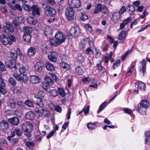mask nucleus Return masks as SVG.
<instances>
[{
    "label": "nucleus",
    "mask_w": 150,
    "mask_h": 150,
    "mask_svg": "<svg viewBox=\"0 0 150 150\" xmlns=\"http://www.w3.org/2000/svg\"><path fill=\"white\" fill-rule=\"evenodd\" d=\"M74 11L73 8L70 7L67 8L65 11L66 18L68 20H72L74 17Z\"/></svg>",
    "instance_id": "1"
},
{
    "label": "nucleus",
    "mask_w": 150,
    "mask_h": 150,
    "mask_svg": "<svg viewBox=\"0 0 150 150\" xmlns=\"http://www.w3.org/2000/svg\"><path fill=\"white\" fill-rule=\"evenodd\" d=\"M22 129L25 132H31L33 130V127L32 124L29 122H25L21 126Z\"/></svg>",
    "instance_id": "2"
},
{
    "label": "nucleus",
    "mask_w": 150,
    "mask_h": 150,
    "mask_svg": "<svg viewBox=\"0 0 150 150\" xmlns=\"http://www.w3.org/2000/svg\"><path fill=\"white\" fill-rule=\"evenodd\" d=\"M55 37L57 41V42L59 44L64 42L66 38L63 33L60 31H58L56 33Z\"/></svg>",
    "instance_id": "3"
},
{
    "label": "nucleus",
    "mask_w": 150,
    "mask_h": 150,
    "mask_svg": "<svg viewBox=\"0 0 150 150\" xmlns=\"http://www.w3.org/2000/svg\"><path fill=\"white\" fill-rule=\"evenodd\" d=\"M69 33L72 36H77L80 34V28L78 26L72 27L69 30Z\"/></svg>",
    "instance_id": "4"
},
{
    "label": "nucleus",
    "mask_w": 150,
    "mask_h": 150,
    "mask_svg": "<svg viewBox=\"0 0 150 150\" xmlns=\"http://www.w3.org/2000/svg\"><path fill=\"white\" fill-rule=\"evenodd\" d=\"M44 10L45 14L47 16H54L56 14L55 9L49 6H46Z\"/></svg>",
    "instance_id": "5"
},
{
    "label": "nucleus",
    "mask_w": 150,
    "mask_h": 150,
    "mask_svg": "<svg viewBox=\"0 0 150 150\" xmlns=\"http://www.w3.org/2000/svg\"><path fill=\"white\" fill-rule=\"evenodd\" d=\"M69 3L70 7L77 8L80 7L81 3L80 0H69Z\"/></svg>",
    "instance_id": "6"
},
{
    "label": "nucleus",
    "mask_w": 150,
    "mask_h": 150,
    "mask_svg": "<svg viewBox=\"0 0 150 150\" xmlns=\"http://www.w3.org/2000/svg\"><path fill=\"white\" fill-rule=\"evenodd\" d=\"M0 41L4 45H7L9 44L11 45L12 42H9L7 36L4 34L1 35L0 36Z\"/></svg>",
    "instance_id": "7"
},
{
    "label": "nucleus",
    "mask_w": 150,
    "mask_h": 150,
    "mask_svg": "<svg viewBox=\"0 0 150 150\" xmlns=\"http://www.w3.org/2000/svg\"><path fill=\"white\" fill-rule=\"evenodd\" d=\"M15 79L18 81H22L26 82L28 81V78L26 76L20 75L16 73H14L13 75Z\"/></svg>",
    "instance_id": "8"
},
{
    "label": "nucleus",
    "mask_w": 150,
    "mask_h": 150,
    "mask_svg": "<svg viewBox=\"0 0 150 150\" xmlns=\"http://www.w3.org/2000/svg\"><path fill=\"white\" fill-rule=\"evenodd\" d=\"M58 54L56 52L53 51L50 52L47 57L49 60L51 62H55L57 60Z\"/></svg>",
    "instance_id": "9"
},
{
    "label": "nucleus",
    "mask_w": 150,
    "mask_h": 150,
    "mask_svg": "<svg viewBox=\"0 0 150 150\" xmlns=\"http://www.w3.org/2000/svg\"><path fill=\"white\" fill-rule=\"evenodd\" d=\"M32 100L34 103L40 107H42L44 105L42 100V98L39 97L35 96L33 98Z\"/></svg>",
    "instance_id": "10"
},
{
    "label": "nucleus",
    "mask_w": 150,
    "mask_h": 150,
    "mask_svg": "<svg viewBox=\"0 0 150 150\" xmlns=\"http://www.w3.org/2000/svg\"><path fill=\"white\" fill-rule=\"evenodd\" d=\"M112 21L115 23H117L122 18V15L118 12H114L112 15Z\"/></svg>",
    "instance_id": "11"
},
{
    "label": "nucleus",
    "mask_w": 150,
    "mask_h": 150,
    "mask_svg": "<svg viewBox=\"0 0 150 150\" xmlns=\"http://www.w3.org/2000/svg\"><path fill=\"white\" fill-rule=\"evenodd\" d=\"M146 61L144 60L141 62L142 67H140V73L142 76H143L144 75L146 69Z\"/></svg>",
    "instance_id": "12"
},
{
    "label": "nucleus",
    "mask_w": 150,
    "mask_h": 150,
    "mask_svg": "<svg viewBox=\"0 0 150 150\" xmlns=\"http://www.w3.org/2000/svg\"><path fill=\"white\" fill-rule=\"evenodd\" d=\"M44 67V65L42 61H39L37 62L35 65V69L39 72H40Z\"/></svg>",
    "instance_id": "13"
},
{
    "label": "nucleus",
    "mask_w": 150,
    "mask_h": 150,
    "mask_svg": "<svg viewBox=\"0 0 150 150\" xmlns=\"http://www.w3.org/2000/svg\"><path fill=\"white\" fill-rule=\"evenodd\" d=\"M42 5H49L54 6L56 4L54 0H40Z\"/></svg>",
    "instance_id": "14"
},
{
    "label": "nucleus",
    "mask_w": 150,
    "mask_h": 150,
    "mask_svg": "<svg viewBox=\"0 0 150 150\" xmlns=\"http://www.w3.org/2000/svg\"><path fill=\"white\" fill-rule=\"evenodd\" d=\"M25 117L28 120H33L34 119L35 115L32 111H29L26 113Z\"/></svg>",
    "instance_id": "15"
},
{
    "label": "nucleus",
    "mask_w": 150,
    "mask_h": 150,
    "mask_svg": "<svg viewBox=\"0 0 150 150\" xmlns=\"http://www.w3.org/2000/svg\"><path fill=\"white\" fill-rule=\"evenodd\" d=\"M30 81L33 83H38L40 82V79L38 76L33 75L30 77Z\"/></svg>",
    "instance_id": "16"
},
{
    "label": "nucleus",
    "mask_w": 150,
    "mask_h": 150,
    "mask_svg": "<svg viewBox=\"0 0 150 150\" xmlns=\"http://www.w3.org/2000/svg\"><path fill=\"white\" fill-rule=\"evenodd\" d=\"M10 122L14 125H17L19 123V120L17 117H14L10 118L8 119Z\"/></svg>",
    "instance_id": "17"
},
{
    "label": "nucleus",
    "mask_w": 150,
    "mask_h": 150,
    "mask_svg": "<svg viewBox=\"0 0 150 150\" xmlns=\"http://www.w3.org/2000/svg\"><path fill=\"white\" fill-rule=\"evenodd\" d=\"M0 127L2 129L6 130L8 128V122L2 120L0 122Z\"/></svg>",
    "instance_id": "18"
},
{
    "label": "nucleus",
    "mask_w": 150,
    "mask_h": 150,
    "mask_svg": "<svg viewBox=\"0 0 150 150\" xmlns=\"http://www.w3.org/2000/svg\"><path fill=\"white\" fill-rule=\"evenodd\" d=\"M31 9L32 10L33 15L35 16L36 15H38L40 14V9L37 6L34 5L33 6L31 7Z\"/></svg>",
    "instance_id": "19"
},
{
    "label": "nucleus",
    "mask_w": 150,
    "mask_h": 150,
    "mask_svg": "<svg viewBox=\"0 0 150 150\" xmlns=\"http://www.w3.org/2000/svg\"><path fill=\"white\" fill-rule=\"evenodd\" d=\"M137 109L139 113L141 115H144L146 113L147 108L142 106L139 105H138Z\"/></svg>",
    "instance_id": "20"
},
{
    "label": "nucleus",
    "mask_w": 150,
    "mask_h": 150,
    "mask_svg": "<svg viewBox=\"0 0 150 150\" xmlns=\"http://www.w3.org/2000/svg\"><path fill=\"white\" fill-rule=\"evenodd\" d=\"M8 105L11 108H15L16 106L15 100L13 98H10L8 102Z\"/></svg>",
    "instance_id": "21"
},
{
    "label": "nucleus",
    "mask_w": 150,
    "mask_h": 150,
    "mask_svg": "<svg viewBox=\"0 0 150 150\" xmlns=\"http://www.w3.org/2000/svg\"><path fill=\"white\" fill-rule=\"evenodd\" d=\"M76 73L79 75H81L84 72L83 68L80 66H78L76 68Z\"/></svg>",
    "instance_id": "22"
},
{
    "label": "nucleus",
    "mask_w": 150,
    "mask_h": 150,
    "mask_svg": "<svg viewBox=\"0 0 150 150\" xmlns=\"http://www.w3.org/2000/svg\"><path fill=\"white\" fill-rule=\"evenodd\" d=\"M145 143L148 145L150 144V130L145 133Z\"/></svg>",
    "instance_id": "23"
},
{
    "label": "nucleus",
    "mask_w": 150,
    "mask_h": 150,
    "mask_svg": "<svg viewBox=\"0 0 150 150\" xmlns=\"http://www.w3.org/2000/svg\"><path fill=\"white\" fill-rule=\"evenodd\" d=\"M150 103L148 100L146 99H143L141 100L139 105L148 108Z\"/></svg>",
    "instance_id": "24"
},
{
    "label": "nucleus",
    "mask_w": 150,
    "mask_h": 150,
    "mask_svg": "<svg viewBox=\"0 0 150 150\" xmlns=\"http://www.w3.org/2000/svg\"><path fill=\"white\" fill-rule=\"evenodd\" d=\"M11 90L13 93L19 94L22 92V89L19 87H13L11 88Z\"/></svg>",
    "instance_id": "25"
},
{
    "label": "nucleus",
    "mask_w": 150,
    "mask_h": 150,
    "mask_svg": "<svg viewBox=\"0 0 150 150\" xmlns=\"http://www.w3.org/2000/svg\"><path fill=\"white\" fill-rule=\"evenodd\" d=\"M45 66L47 69L49 71H53L55 70V67L53 65L49 62H47L45 64Z\"/></svg>",
    "instance_id": "26"
},
{
    "label": "nucleus",
    "mask_w": 150,
    "mask_h": 150,
    "mask_svg": "<svg viewBox=\"0 0 150 150\" xmlns=\"http://www.w3.org/2000/svg\"><path fill=\"white\" fill-rule=\"evenodd\" d=\"M36 52L35 49L32 47H30L28 50L27 54L29 56H31L35 54Z\"/></svg>",
    "instance_id": "27"
},
{
    "label": "nucleus",
    "mask_w": 150,
    "mask_h": 150,
    "mask_svg": "<svg viewBox=\"0 0 150 150\" xmlns=\"http://www.w3.org/2000/svg\"><path fill=\"white\" fill-rule=\"evenodd\" d=\"M27 21L29 24L34 25H35L37 23V20L30 16H29L27 18Z\"/></svg>",
    "instance_id": "28"
},
{
    "label": "nucleus",
    "mask_w": 150,
    "mask_h": 150,
    "mask_svg": "<svg viewBox=\"0 0 150 150\" xmlns=\"http://www.w3.org/2000/svg\"><path fill=\"white\" fill-rule=\"evenodd\" d=\"M136 84L138 86L137 88L138 89L142 90L143 91L145 90L146 88V85L144 83L139 81L137 82Z\"/></svg>",
    "instance_id": "29"
},
{
    "label": "nucleus",
    "mask_w": 150,
    "mask_h": 150,
    "mask_svg": "<svg viewBox=\"0 0 150 150\" xmlns=\"http://www.w3.org/2000/svg\"><path fill=\"white\" fill-rule=\"evenodd\" d=\"M45 83L48 85H52L54 83L52 80L47 76H45Z\"/></svg>",
    "instance_id": "30"
},
{
    "label": "nucleus",
    "mask_w": 150,
    "mask_h": 150,
    "mask_svg": "<svg viewBox=\"0 0 150 150\" xmlns=\"http://www.w3.org/2000/svg\"><path fill=\"white\" fill-rule=\"evenodd\" d=\"M18 65L16 64V61L14 60H11L10 62V64L8 65V67L11 68H14L17 69Z\"/></svg>",
    "instance_id": "31"
},
{
    "label": "nucleus",
    "mask_w": 150,
    "mask_h": 150,
    "mask_svg": "<svg viewBox=\"0 0 150 150\" xmlns=\"http://www.w3.org/2000/svg\"><path fill=\"white\" fill-rule=\"evenodd\" d=\"M129 8L128 12L130 15H133L134 14L135 11V8L132 5H128L127 6Z\"/></svg>",
    "instance_id": "32"
},
{
    "label": "nucleus",
    "mask_w": 150,
    "mask_h": 150,
    "mask_svg": "<svg viewBox=\"0 0 150 150\" xmlns=\"http://www.w3.org/2000/svg\"><path fill=\"white\" fill-rule=\"evenodd\" d=\"M126 36V31L125 30H122L118 36V39L119 40H123Z\"/></svg>",
    "instance_id": "33"
},
{
    "label": "nucleus",
    "mask_w": 150,
    "mask_h": 150,
    "mask_svg": "<svg viewBox=\"0 0 150 150\" xmlns=\"http://www.w3.org/2000/svg\"><path fill=\"white\" fill-rule=\"evenodd\" d=\"M86 43L87 40L86 39L83 38L82 39L79 44L80 47L81 49L85 48L86 47Z\"/></svg>",
    "instance_id": "34"
},
{
    "label": "nucleus",
    "mask_w": 150,
    "mask_h": 150,
    "mask_svg": "<svg viewBox=\"0 0 150 150\" xmlns=\"http://www.w3.org/2000/svg\"><path fill=\"white\" fill-rule=\"evenodd\" d=\"M57 42V40L56 39L55 40L54 39H50L49 40V43L52 46L56 47L59 45Z\"/></svg>",
    "instance_id": "35"
},
{
    "label": "nucleus",
    "mask_w": 150,
    "mask_h": 150,
    "mask_svg": "<svg viewBox=\"0 0 150 150\" xmlns=\"http://www.w3.org/2000/svg\"><path fill=\"white\" fill-rule=\"evenodd\" d=\"M6 25L7 29L11 32H13L14 31V28L11 23L7 22L6 23Z\"/></svg>",
    "instance_id": "36"
},
{
    "label": "nucleus",
    "mask_w": 150,
    "mask_h": 150,
    "mask_svg": "<svg viewBox=\"0 0 150 150\" xmlns=\"http://www.w3.org/2000/svg\"><path fill=\"white\" fill-rule=\"evenodd\" d=\"M52 33L51 28L48 27H47L44 31V33L46 36L51 35Z\"/></svg>",
    "instance_id": "37"
},
{
    "label": "nucleus",
    "mask_w": 150,
    "mask_h": 150,
    "mask_svg": "<svg viewBox=\"0 0 150 150\" xmlns=\"http://www.w3.org/2000/svg\"><path fill=\"white\" fill-rule=\"evenodd\" d=\"M101 5L100 4H98L95 8L94 12L97 14L98 13L101 11Z\"/></svg>",
    "instance_id": "38"
},
{
    "label": "nucleus",
    "mask_w": 150,
    "mask_h": 150,
    "mask_svg": "<svg viewBox=\"0 0 150 150\" xmlns=\"http://www.w3.org/2000/svg\"><path fill=\"white\" fill-rule=\"evenodd\" d=\"M31 38V35L29 34L24 33L23 35L24 40L27 42H30V41Z\"/></svg>",
    "instance_id": "39"
},
{
    "label": "nucleus",
    "mask_w": 150,
    "mask_h": 150,
    "mask_svg": "<svg viewBox=\"0 0 150 150\" xmlns=\"http://www.w3.org/2000/svg\"><path fill=\"white\" fill-rule=\"evenodd\" d=\"M136 61L134 62V64L132 66V67H130L129 70L127 72V73L126 74V75L127 76H129L132 74V72L133 70L134 67L136 65Z\"/></svg>",
    "instance_id": "40"
},
{
    "label": "nucleus",
    "mask_w": 150,
    "mask_h": 150,
    "mask_svg": "<svg viewBox=\"0 0 150 150\" xmlns=\"http://www.w3.org/2000/svg\"><path fill=\"white\" fill-rule=\"evenodd\" d=\"M25 32L27 34H30L32 32V28L29 26L25 27L23 28Z\"/></svg>",
    "instance_id": "41"
},
{
    "label": "nucleus",
    "mask_w": 150,
    "mask_h": 150,
    "mask_svg": "<svg viewBox=\"0 0 150 150\" xmlns=\"http://www.w3.org/2000/svg\"><path fill=\"white\" fill-rule=\"evenodd\" d=\"M58 92L59 95L62 97H64L65 96V93L64 89L61 88H58Z\"/></svg>",
    "instance_id": "42"
},
{
    "label": "nucleus",
    "mask_w": 150,
    "mask_h": 150,
    "mask_svg": "<svg viewBox=\"0 0 150 150\" xmlns=\"http://www.w3.org/2000/svg\"><path fill=\"white\" fill-rule=\"evenodd\" d=\"M11 8L14 10L18 9L20 11H22V9L21 6L18 4H16L15 7L12 6H11Z\"/></svg>",
    "instance_id": "43"
},
{
    "label": "nucleus",
    "mask_w": 150,
    "mask_h": 150,
    "mask_svg": "<svg viewBox=\"0 0 150 150\" xmlns=\"http://www.w3.org/2000/svg\"><path fill=\"white\" fill-rule=\"evenodd\" d=\"M106 102H105L102 103L100 106L99 110L97 112V113H98L101 111H102L106 106Z\"/></svg>",
    "instance_id": "44"
},
{
    "label": "nucleus",
    "mask_w": 150,
    "mask_h": 150,
    "mask_svg": "<svg viewBox=\"0 0 150 150\" xmlns=\"http://www.w3.org/2000/svg\"><path fill=\"white\" fill-rule=\"evenodd\" d=\"M132 49L133 47L132 48L131 50H129L126 52L125 54L122 57V60H124L129 54L132 52Z\"/></svg>",
    "instance_id": "45"
},
{
    "label": "nucleus",
    "mask_w": 150,
    "mask_h": 150,
    "mask_svg": "<svg viewBox=\"0 0 150 150\" xmlns=\"http://www.w3.org/2000/svg\"><path fill=\"white\" fill-rule=\"evenodd\" d=\"M26 71L27 70L23 66H22L19 70L21 74H23V75H22L23 76H26Z\"/></svg>",
    "instance_id": "46"
},
{
    "label": "nucleus",
    "mask_w": 150,
    "mask_h": 150,
    "mask_svg": "<svg viewBox=\"0 0 150 150\" xmlns=\"http://www.w3.org/2000/svg\"><path fill=\"white\" fill-rule=\"evenodd\" d=\"M65 60H62V62L60 63V66L64 69H68L69 67V65L67 64H66L65 62H64Z\"/></svg>",
    "instance_id": "47"
},
{
    "label": "nucleus",
    "mask_w": 150,
    "mask_h": 150,
    "mask_svg": "<svg viewBox=\"0 0 150 150\" xmlns=\"http://www.w3.org/2000/svg\"><path fill=\"white\" fill-rule=\"evenodd\" d=\"M101 11L103 13L107 14L108 13V10L107 7L103 5H101Z\"/></svg>",
    "instance_id": "48"
},
{
    "label": "nucleus",
    "mask_w": 150,
    "mask_h": 150,
    "mask_svg": "<svg viewBox=\"0 0 150 150\" xmlns=\"http://www.w3.org/2000/svg\"><path fill=\"white\" fill-rule=\"evenodd\" d=\"M77 59L80 62H83L85 59L84 57L81 54H79L77 57Z\"/></svg>",
    "instance_id": "49"
},
{
    "label": "nucleus",
    "mask_w": 150,
    "mask_h": 150,
    "mask_svg": "<svg viewBox=\"0 0 150 150\" xmlns=\"http://www.w3.org/2000/svg\"><path fill=\"white\" fill-rule=\"evenodd\" d=\"M49 86L45 83H43L42 85L43 88L48 92L50 91V87Z\"/></svg>",
    "instance_id": "50"
},
{
    "label": "nucleus",
    "mask_w": 150,
    "mask_h": 150,
    "mask_svg": "<svg viewBox=\"0 0 150 150\" xmlns=\"http://www.w3.org/2000/svg\"><path fill=\"white\" fill-rule=\"evenodd\" d=\"M80 18L81 20L84 21V20L87 19L88 17L85 13H82L81 14Z\"/></svg>",
    "instance_id": "51"
},
{
    "label": "nucleus",
    "mask_w": 150,
    "mask_h": 150,
    "mask_svg": "<svg viewBox=\"0 0 150 150\" xmlns=\"http://www.w3.org/2000/svg\"><path fill=\"white\" fill-rule=\"evenodd\" d=\"M126 11V8L125 6H123L120 9L118 12L122 15Z\"/></svg>",
    "instance_id": "52"
},
{
    "label": "nucleus",
    "mask_w": 150,
    "mask_h": 150,
    "mask_svg": "<svg viewBox=\"0 0 150 150\" xmlns=\"http://www.w3.org/2000/svg\"><path fill=\"white\" fill-rule=\"evenodd\" d=\"M10 56L11 58H12L13 59L12 60H15L17 58L18 55L16 53L13 52H10Z\"/></svg>",
    "instance_id": "53"
},
{
    "label": "nucleus",
    "mask_w": 150,
    "mask_h": 150,
    "mask_svg": "<svg viewBox=\"0 0 150 150\" xmlns=\"http://www.w3.org/2000/svg\"><path fill=\"white\" fill-rule=\"evenodd\" d=\"M85 28L87 32H89L92 31V27L89 24H86L85 25Z\"/></svg>",
    "instance_id": "54"
},
{
    "label": "nucleus",
    "mask_w": 150,
    "mask_h": 150,
    "mask_svg": "<svg viewBox=\"0 0 150 150\" xmlns=\"http://www.w3.org/2000/svg\"><path fill=\"white\" fill-rule=\"evenodd\" d=\"M93 51L89 47H88L86 49L85 53L88 55H91L93 53Z\"/></svg>",
    "instance_id": "55"
},
{
    "label": "nucleus",
    "mask_w": 150,
    "mask_h": 150,
    "mask_svg": "<svg viewBox=\"0 0 150 150\" xmlns=\"http://www.w3.org/2000/svg\"><path fill=\"white\" fill-rule=\"evenodd\" d=\"M22 7L23 9L25 11H30L31 10V8L29 6L26 4H23Z\"/></svg>",
    "instance_id": "56"
},
{
    "label": "nucleus",
    "mask_w": 150,
    "mask_h": 150,
    "mask_svg": "<svg viewBox=\"0 0 150 150\" xmlns=\"http://www.w3.org/2000/svg\"><path fill=\"white\" fill-rule=\"evenodd\" d=\"M50 94L53 96L55 97L58 95V93L57 90L54 89L51 91L49 92Z\"/></svg>",
    "instance_id": "57"
},
{
    "label": "nucleus",
    "mask_w": 150,
    "mask_h": 150,
    "mask_svg": "<svg viewBox=\"0 0 150 150\" xmlns=\"http://www.w3.org/2000/svg\"><path fill=\"white\" fill-rule=\"evenodd\" d=\"M90 108L89 105H88L86 106H85L83 109V110L84 112L85 115H86L88 114L89 113V110Z\"/></svg>",
    "instance_id": "58"
},
{
    "label": "nucleus",
    "mask_w": 150,
    "mask_h": 150,
    "mask_svg": "<svg viewBox=\"0 0 150 150\" xmlns=\"http://www.w3.org/2000/svg\"><path fill=\"white\" fill-rule=\"evenodd\" d=\"M24 103L25 105L29 107H32L33 106V103L29 100H26L25 101Z\"/></svg>",
    "instance_id": "59"
},
{
    "label": "nucleus",
    "mask_w": 150,
    "mask_h": 150,
    "mask_svg": "<svg viewBox=\"0 0 150 150\" xmlns=\"http://www.w3.org/2000/svg\"><path fill=\"white\" fill-rule=\"evenodd\" d=\"M16 18L19 23H23L25 22L24 19L22 16L17 17Z\"/></svg>",
    "instance_id": "60"
},
{
    "label": "nucleus",
    "mask_w": 150,
    "mask_h": 150,
    "mask_svg": "<svg viewBox=\"0 0 150 150\" xmlns=\"http://www.w3.org/2000/svg\"><path fill=\"white\" fill-rule=\"evenodd\" d=\"M95 124L89 123L87 124V127L89 129H93L95 127Z\"/></svg>",
    "instance_id": "61"
},
{
    "label": "nucleus",
    "mask_w": 150,
    "mask_h": 150,
    "mask_svg": "<svg viewBox=\"0 0 150 150\" xmlns=\"http://www.w3.org/2000/svg\"><path fill=\"white\" fill-rule=\"evenodd\" d=\"M120 60H117L115 63H114L113 64V69H115L116 67H118L120 64Z\"/></svg>",
    "instance_id": "62"
},
{
    "label": "nucleus",
    "mask_w": 150,
    "mask_h": 150,
    "mask_svg": "<svg viewBox=\"0 0 150 150\" xmlns=\"http://www.w3.org/2000/svg\"><path fill=\"white\" fill-rule=\"evenodd\" d=\"M8 82L11 84L13 85H15L16 82L14 79L13 78H10L8 79Z\"/></svg>",
    "instance_id": "63"
},
{
    "label": "nucleus",
    "mask_w": 150,
    "mask_h": 150,
    "mask_svg": "<svg viewBox=\"0 0 150 150\" xmlns=\"http://www.w3.org/2000/svg\"><path fill=\"white\" fill-rule=\"evenodd\" d=\"M45 93L44 92L42 91H39L38 93V97H39L40 98H42L44 97Z\"/></svg>",
    "instance_id": "64"
}]
</instances>
